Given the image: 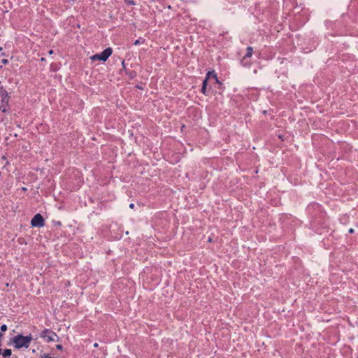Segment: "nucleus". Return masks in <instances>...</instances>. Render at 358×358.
<instances>
[{"mask_svg": "<svg viewBox=\"0 0 358 358\" xmlns=\"http://www.w3.org/2000/svg\"><path fill=\"white\" fill-rule=\"evenodd\" d=\"M32 339L31 335L27 336L17 335L13 338L12 341L14 347L17 349H20L22 348H28Z\"/></svg>", "mask_w": 358, "mask_h": 358, "instance_id": "1", "label": "nucleus"}, {"mask_svg": "<svg viewBox=\"0 0 358 358\" xmlns=\"http://www.w3.org/2000/svg\"><path fill=\"white\" fill-rule=\"evenodd\" d=\"M41 337L46 342H55L59 339L58 336L50 329H45L41 333Z\"/></svg>", "mask_w": 358, "mask_h": 358, "instance_id": "2", "label": "nucleus"}, {"mask_svg": "<svg viewBox=\"0 0 358 358\" xmlns=\"http://www.w3.org/2000/svg\"><path fill=\"white\" fill-rule=\"evenodd\" d=\"M111 54L112 49L110 48H108L105 49L103 52H101L100 54L93 55L91 57V59L92 61L100 60L105 62L111 55Z\"/></svg>", "mask_w": 358, "mask_h": 358, "instance_id": "3", "label": "nucleus"}, {"mask_svg": "<svg viewBox=\"0 0 358 358\" xmlns=\"http://www.w3.org/2000/svg\"><path fill=\"white\" fill-rule=\"evenodd\" d=\"M31 224L32 227H41L44 226V219L43 216L38 213L34 216L31 220Z\"/></svg>", "mask_w": 358, "mask_h": 358, "instance_id": "4", "label": "nucleus"}, {"mask_svg": "<svg viewBox=\"0 0 358 358\" xmlns=\"http://www.w3.org/2000/svg\"><path fill=\"white\" fill-rule=\"evenodd\" d=\"M1 102L6 103V104L8 103L9 96L8 92L5 90H1Z\"/></svg>", "mask_w": 358, "mask_h": 358, "instance_id": "5", "label": "nucleus"}, {"mask_svg": "<svg viewBox=\"0 0 358 358\" xmlns=\"http://www.w3.org/2000/svg\"><path fill=\"white\" fill-rule=\"evenodd\" d=\"M8 103L6 104V103L1 102L0 106V110L3 113H6L8 111Z\"/></svg>", "mask_w": 358, "mask_h": 358, "instance_id": "6", "label": "nucleus"}, {"mask_svg": "<svg viewBox=\"0 0 358 358\" xmlns=\"http://www.w3.org/2000/svg\"><path fill=\"white\" fill-rule=\"evenodd\" d=\"M11 354H12V351H11L10 349H6L2 352V356L4 358H8V357H9L11 355Z\"/></svg>", "mask_w": 358, "mask_h": 358, "instance_id": "7", "label": "nucleus"}, {"mask_svg": "<svg viewBox=\"0 0 358 358\" xmlns=\"http://www.w3.org/2000/svg\"><path fill=\"white\" fill-rule=\"evenodd\" d=\"M252 52H253L252 48L251 47H248L247 52H246L245 55L244 56L243 59H245L248 57H250L252 55Z\"/></svg>", "mask_w": 358, "mask_h": 358, "instance_id": "8", "label": "nucleus"}, {"mask_svg": "<svg viewBox=\"0 0 358 358\" xmlns=\"http://www.w3.org/2000/svg\"><path fill=\"white\" fill-rule=\"evenodd\" d=\"M207 83H208V78H206L203 82V85H202V87H201V92L203 93V94H206V87H207Z\"/></svg>", "mask_w": 358, "mask_h": 358, "instance_id": "9", "label": "nucleus"}, {"mask_svg": "<svg viewBox=\"0 0 358 358\" xmlns=\"http://www.w3.org/2000/svg\"><path fill=\"white\" fill-rule=\"evenodd\" d=\"M1 331L4 332L7 330V326L6 324H2L0 327Z\"/></svg>", "mask_w": 358, "mask_h": 358, "instance_id": "10", "label": "nucleus"}, {"mask_svg": "<svg viewBox=\"0 0 358 358\" xmlns=\"http://www.w3.org/2000/svg\"><path fill=\"white\" fill-rule=\"evenodd\" d=\"M56 348L58 349V350H62V345H56Z\"/></svg>", "mask_w": 358, "mask_h": 358, "instance_id": "11", "label": "nucleus"}, {"mask_svg": "<svg viewBox=\"0 0 358 358\" xmlns=\"http://www.w3.org/2000/svg\"><path fill=\"white\" fill-rule=\"evenodd\" d=\"M140 44V41L138 39V40H136L135 42H134V45H137Z\"/></svg>", "mask_w": 358, "mask_h": 358, "instance_id": "12", "label": "nucleus"}, {"mask_svg": "<svg viewBox=\"0 0 358 358\" xmlns=\"http://www.w3.org/2000/svg\"><path fill=\"white\" fill-rule=\"evenodd\" d=\"M44 357L45 358H51V357L48 354L44 355Z\"/></svg>", "mask_w": 358, "mask_h": 358, "instance_id": "13", "label": "nucleus"}, {"mask_svg": "<svg viewBox=\"0 0 358 358\" xmlns=\"http://www.w3.org/2000/svg\"><path fill=\"white\" fill-rule=\"evenodd\" d=\"M2 62H3V64H7V63H8V60H7V59H3V60H2Z\"/></svg>", "mask_w": 358, "mask_h": 358, "instance_id": "14", "label": "nucleus"}, {"mask_svg": "<svg viewBox=\"0 0 358 358\" xmlns=\"http://www.w3.org/2000/svg\"><path fill=\"white\" fill-rule=\"evenodd\" d=\"M129 208H134V203H131V204L129 205Z\"/></svg>", "mask_w": 358, "mask_h": 358, "instance_id": "15", "label": "nucleus"}, {"mask_svg": "<svg viewBox=\"0 0 358 358\" xmlns=\"http://www.w3.org/2000/svg\"><path fill=\"white\" fill-rule=\"evenodd\" d=\"M349 232L351 233V234L353 233L354 232V229H350Z\"/></svg>", "mask_w": 358, "mask_h": 358, "instance_id": "16", "label": "nucleus"}, {"mask_svg": "<svg viewBox=\"0 0 358 358\" xmlns=\"http://www.w3.org/2000/svg\"><path fill=\"white\" fill-rule=\"evenodd\" d=\"M94 347H95V348L98 347V343H94Z\"/></svg>", "mask_w": 358, "mask_h": 358, "instance_id": "17", "label": "nucleus"}, {"mask_svg": "<svg viewBox=\"0 0 358 358\" xmlns=\"http://www.w3.org/2000/svg\"><path fill=\"white\" fill-rule=\"evenodd\" d=\"M52 53H53V50H50V51H49V54H50V55H51V54H52Z\"/></svg>", "mask_w": 358, "mask_h": 358, "instance_id": "18", "label": "nucleus"}, {"mask_svg": "<svg viewBox=\"0 0 358 358\" xmlns=\"http://www.w3.org/2000/svg\"><path fill=\"white\" fill-rule=\"evenodd\" d=\"M214 78L216 79L217 81H218L217 80V76L216 75H214Z\"/></svg>", "mask_w": 358, "mask_h": 358, "instance_id": "19", "label": "nucleus"}, {"mask_svg": "<svg viewBox=\"0 0 358 358\" xmlns=\"http://www.w3.org/2000/svg\"><path fill=\"white\" fill-rule=\"evenodd\" d=\"M122 66H124V61H123V62H122Z\"/></svg>", "mask_w": 358, "mask_h": 358, "instance_id": "20", "label": "nucleus"}, {"mask_svg": "<svg viewBox=\"0 0 358 358\" xmlns=\"http://www.w3.org/2000/svg\"><path fill=\"white\" fill-rule=\"evenodd\" d=\"M2 159L6 160V157H2Z\"/></svg>", "mask_w": 358, "mask_h": 358, "instance_id": "21", "label": "nucleus"}, {"mask_svg": "<svg viewBox=\"0 0 358 358\" xmlns=\"http://www.w3.org/2000/svg\"><path fill=\"white\" fill-rule=\"evenodd\" d=\"M2 354L1 349L0 348V355Z\"/></svg>", "mask_w": 358, "mask_h": 358, "instance_id": "22", "label": "nucleus"}, {"mask_svg": "<svg viewBox=\"0 0 358 358\" xmlns=\"http://www.w3.org/2000/svg\"><path fill=\"white\" fill-rule=\"evenodd\" d=\"M357 358H358V357H357Z\"/></svg>", "mask_w": 358, "mask_h": 358, "instance_id": "23", "label": "nucleus"}]
</instances>
